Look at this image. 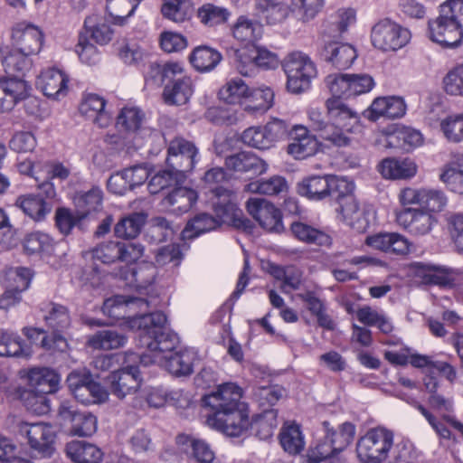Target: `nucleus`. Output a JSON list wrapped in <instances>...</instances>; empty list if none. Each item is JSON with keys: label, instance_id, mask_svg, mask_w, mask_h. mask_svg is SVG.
<instances>
[{"label": "nucleus", "instance_id": "ddd939ff", "mask_svg": "<svg viewBox=\"0 0 463 463\" xmlns=\"http://www.w3.org/2000/svg\"><path fill=\"white\" fill-rule=\"evenodd\" d=\"M433 212L406 207L395 213V220L399 226L413 236L429 234L437 223Z\"/></svg>", "mask_w": 463, "mask_h": 463}, {"label": "nucleus", "instance_id": "9d476101", "mask_svg": "<svg viewBox=\"0 0 463 463\" xmlns=\"http://www.w3.org/2000/svg\"><path fill=\"white\" fill-rule=\"evenodd\" d=\"M232 193L226 187L214 189V196L212 197V204L218 226L229 224L237 228H250V221L242 217L241 211L232 200Z\"/></svg>", "mask_w": 463, "mask_h": 463}, {"label": "nucleus", "instance_id": "5fc2aeb1", "mask_svg": "<svg viewBox=\"0 0 463 463\" xmlns=\"http://www.w3.org/2000/svg\"><path fill=\"white\" fill-rule=\"evenodd\" d=\"M249 103L244 110L250 113L265 112L273 105L274 91L269 87L250 90Z\"/></svg>", "mask_w": 463, "mask_h": 463}, {"label": "nucleus", "instance_id": "c03bdc74", "mask_svg": "<svg viewBox=\"0 0 463 463\" xmlns=\"http://www.w3.org/2000/svg\"><path fill=\"white\" fill-rule=\"evenodd\" d=\"M221 53L206 45L198 46L192 52L189 61L195 70L208 71L216 67L221 61Z\"/></svg>", "mask_w": 463, "mask_h": 463}, {"label": "nucleus", "instance_id": "cd10ccee", "mask_svg": "<svg viewBox=\"0 0 463 463\" xmlns=\"http://www.w3.org/2000/svg\"><path fill=\"white\" fill-rule=\"evenodd\" d=\"M415 276L420 279V283L424 285L447 287L452 286L456 280L454 270L424 264L416 265Z\"/></svg>", "mask_w": 463, "mask_h": 463}, {"label": "nucleus", "instance_id": "2f4dec72", "mask_svg": "<svg viewBox=\"0 0 463 463\" xmlns=\"http://www.w3.org/2000/svg\"><path fill=\"white\" fill-rule=\"evenodd\" d=\"M298 193L312 201H323L329 197V175H310L298 184Z\"/></svg>", "mask_w": 463, "mask_h": 463}, {"label": "nucleus", "instance_id": "6e6d98bb", "mask_svg": "<svg viewBox=\"0 0 463 463\" xmlns=\"http://www.w3.org/2000/svg\"><path fill=\"white\" fill-rule=\"evenodd\" d=\"M326 430V439H329L333 448L339 453L343 451L353 440L355 434V427L350 422L343 423L338 430L328 429V422H324Z\"/></svg>", "mask_w": 463, "mask_h": 463}, {"label": "nucleus", "instance_id": "de8ad7c7", "mask_svg": "<svg viewBox=\"0 0 463 463\" xmlns=\"http://www.w3.org/2000/svg\"><path fill=\"white\" fill-rule=\"evenodd\" d=\"M217 227H219L218 221H216L213 215L202 213L195 215L187 222L182 235L184 239L191 240L204 232H211Z\"/></svg>", "mask_w": 463, "mask_h": 463}, {"label": "nucleus", "instance_id": "f704fd0d", "mask_svg": "<svg viewBox=\"0 0 463 463\" xmlns=\"http://www.w3.org/2000/svg\"><path fill=\"white\" fill-rule=\"evenodd\" d=\"M66 453L74 463H99L103 458L102 451L97 446L83 440L69 442Z\"/></svg>", "mask_w": 463, "mask_h": 463}, {"label": "nucleus", "instance_id": "f3484780", "mask_svg": "<svg viewBox=\"0 0 463 463\" xmlns=\"http://www.w3.org/2000/svg\"><path fill=\"white\" fill-rule=\"evenodd\" d=\"M107 382L109 390L118 399L136 393L141 386L142 378L137 366L129 365L112 372Z\"/></svg>", "mask_w": 463, "mask_h": 463}, {"label": "nucleus", "instance_id": "412c9836", "mask_svg": "<svg viewBox=\"0 0 463 463\" xmlns=\"http://www.w3.org/2000/svg\"><path fill=\"white\" fill-rule=\"evenodd\" d=\"M67 245L65 241L55 242L46 233L33 232L27 235L24 241V249L28 254H41L44 258L66 255Z\"/></svg>", "mask_w": 463, "mask_h": 463}, {"label": "nucleus", "instance_id": "13d9d810", "mask_svg": "<svg viewBox=\"0 0 463 463\" xmlns=\"http://www.w3.org/2000/svg\"><path fill=\"white\" fill-rule=\"evenodd\" d=\"M246 187L251 193L278 195L287 192L288 183L284 177L274 175L269 179L250 183Z\"/></svg>", "mask_w": 463, "mask_h": 463}, {"label": "nucleus", "instance_id": "338daca9", "mask_svg": "<svg viewBox=\"0 0 463 463\" xmlns=\"http://www.w3.org/2000/svg\"><path fill=\"white\" fill-rule=\"evenodd\" d=\"M440 128L449 141L454 143L463 141V114L446 118L441 121Z\"/></svg>", "mask_w": 463, "mask_h": 463}, {"label": "nucleus", "instance_id": "423d86ee", "mask_svg": "<svg viewBox=\"0 0 463 463\" xmlns=\"http://www.w3.org/2000/svg\"><path fill=\"white\" fill-rule=\"evenodd\" d=\"M43 311L45 312L43 319L46 325L54 331V334L43 337L41 346L47 351L65 352L68 348V343L60 333L68 329L71 323L68 307L58 303L50 302L43 307Z\"/></svg>", "mask_w": 463, "mask_h": 463}, {"label": "nucleus", "instance_id": "20e7f679", "mask_svg": "<svg viewBox=\"0 0 463 463\" xmlns=\"http://www.w3.org/2000/svg\"><path fill=\"white\" fill-rule=\"evenodd\" d=\"M150 67L153 71L161 75L162 80H168L162 94L165 104L181 106L189 101L194 93V83L180 63H152Z\"/></svg>", "mask_w": 463, "mask_h": 463}, {"label": "nucleus", "instance_id": "b1692460", "mask_svg": "<svg viewBox=\"0 0 463 463\" xmlns=\"http://www.w3.org/2000/svg\"><path fill=\"white\" fill-rule=\"evenodd\" d=\"M147 178V169L141 165H136L111 176L109 179L108 186L113 193L122 194L128 189L132 190L136 186L143 184Z\"/></svg>", "mask_w": 463, "mask_h": 463}, {"label": "nucleus", "instance_id": "a19ab883", "mask_svg": "<svg viewBox=\"0 0 463 463\" xmlns=\"http://www.w3.org/2000/svg\"><path fill=\"white\" fill-rule=\"evenodd\" d=\"M163 366L172 374L186 376L193 373L194 354L188 350L175 352L170 355H164Z\"/></svg>", "mask_w": 463, "mask_h": 463}, {"label": "nucleus", "instance_id": "9b49d317", "mask_svg": "<svg viewBox=\"0 0 463 463\" xmlns=\"http://www.w3.org/2000/svg\"><path fill=\"white\" fill-rule=\"evenodd\" d=\"M242 394V389L236 383H225L218 385L214 392L203 398V404L212 411L208 416H220L245 405L241 402Z\"/></svg>", "mask_w": 463, "mask_h": 463}, {"label": "nucleus", "instance_id": "a18cd8bd", "mask_svg": "<svg viewBox=\"0 0 463 463\" xmlns=\"http://www.w3.org/2000/svg\"><path fill=\"white\" fill-rule=\"evenodd\" d=\"M16 203L34 221H42L51 212V206L41 194H28L17 199Z\"/></svg>", "mask_w": 463, "mask_h": 463}, {"label": "nucleus", "instance_id": "6ab92c4d", "mask_svg": "<svg viewBox=\"0 0 463 463\" xmlns=\"http://www.w3.org/2000/svg\"><path fill=\"white\" fill-rule=\"evenodd\" d=\"M43 34L39 27L20 23L12 31V47L27 54L36 55L42 49Z\"/></svg>", "mask_w": 463, "mask_h": 463}, {"label": "nucleus", "instance_id": "e433bc0d", "mask_svg": "<svg viewBox=\"0 0 463 463\" xmlns=\"http://www.w3.org/2000/svg\"><path fill=\"white\" fill-rule=\"evenodd\" d=\"M268 271L274 279L282 282L280 288L284 293H288L290 290H296L300 288L302 282V272L297 267H283L274 263H269Z\"/></svg>", "mask_w": 463, "mask_h": 463}, {"label": "nucleus", "instance_id": "a878e982", "mask_svg": "<svg viewBox=\"0 0 463 463\" xmlns=\"http://www.w3.org/2000/svg\"><path fill=\"white\" fill-rule=\"evenodd\" d=\"M321 56L339 70L349 68L357 57L355 49L347 43H329L321 51Z\"/></svg>", "mask_w": 463, "mask_h": 463}, {"label": "nucleus", "instance_id": "774afa93", "mask_svg": "<svg viewBox=\"0 0 463 463\" xmlns=\"http://www.w3.org/2000/svg\"><path fill=\"white\" fill-rule=\"evenodd\" d=\"M440 180L453 193L463 194V169L454 164H449L441 173Z\"/></svg>", "mask_w": 463, "mask_h": 463}, {"label": "nucleus", "instance_id": "1a4fd4ad", "mask_svg": "<svg viewBox=\"0 0 463 463\" xmlns=\"http://www.w3.org/2000/svg\"><path fill=\"white\" fill-rule=\"evenodd\" d=\"M199 151L195 144L183 137H175L167 146L166 165L177 171L179 176L186 177L198 161Z\"/></svg>", "mask_w": 463, "mask_h": 463}, {"label": "nucleus", "instance_id": "09e8293b", "mask_svg": "<svg viewBox=\"0 0 463 463\" xmlns=\"http://www.w3.org/2000/svg\"><path fill=\"white\" fill-rule=\"evenodd\" d=\"M165 203L173 207L174 212L184 213L191 209L197 200V194L194 190L178 186L175 187L165 198Z\"/></svg>", "mask_w": 463, "mask_h": 463}, {"label": "nucleus", "instance_id": "39448f33", "mask_svg": "<svg viewBox=\"0 0 463 463\" xmlns=\"http://www.w3.org/2000/svg\"><path fill=\"white\" fill-rule=\"evenodd\" d=\"M393 432L383 427L370 429L356 443V455L361 463H383L393 445Z\"/></svg>", "mask_w": 463, "mask_h": 463}, {"label": "nucleus", "instance_id": "7c9ffc66", "mask_svg": "<svg viewBox=\"0 0 463 463\" xmlns=\"http://www.w3.org/2000/svg\"><path fill=\"white\" fill-rule=\"evenodd\" d=\"M406 105L400 97H383L375 99L370 107V118L378 119L380 117L388 118H401L405 114Z\"/></svg>", "mask_w": 463, "mask_h": 463}, {"label": "nucleus", "instance_id": "4be33fe9", "mask_svg": "<svg viewBox=\"0 0 463 463\" xmlns=\"http://www.w3.org/2000/svg\"><path fill=\"white\" fill-rule=\"evenodd\" d=\"M336 212L339 218L355 232H364L367 229L369 222L364 210L354 195L342 198Z\"/></svg>", "mask_w": 463, "mask_h": 463}, {"label": "nucleus", "instance_id": "2eb2a0df", "mask_svg": "<svg viewBox=\"0 0 463 463\" xmlns=\"http://www.w3.org/2000/svg\"><path fill=\"white\" fill-rule=\"evenodd\" d=\"M24 432L28 444L33 451L40 458H51L54 452L56 433L49 423L36 422L25 424Z\"/></svg>", "mask_w": 463, "mask_h": 463}, {"label": "nucleus", "instance_id": "3c124183", "mask_svg": "<svg viewBox=\"0 0 463 463\" xmlns=\"http://www.w3.org/2000/svg\"><path fill=\"white\" fill-rule=\"evenodd\" d=\"M249 95L250 88L239 78L228 80L219 90L220 99L228 104L240 103L243 99H248Z\"/></svg>", "mask_w": 463, "mask_h": 463}, {"label": "nucleus", "instance_id": "f03ea898", "mask_svg": "<svg viewBox=\"0 0 463 463\" xmlns=\"http://www.w3.org/2000/svg\"><path fill=\"white\" fill-rule=\"evenodd\" d=\"M130 326L140 330L139 344L153 354L154 362L164 364V355L174 354L175 339L164 331L166 317L162 312L135 316Z\"/></svg>", "mask_w": 463, "mask_h": 463}, {"label": "nucleus", "instance_id": "f257e3e1", "mask_svg": "<svg viewBox=\"0 0 463 463\" xmlns=\"http://www.w3.org/2000/svg\"><path fill=\"white\" fill-rule=\"evenodd\" d=\"M325 83L331 93L325 101L326 115L318 108H310L307 110L309 126L326 146H349L350 134L359 122V114L343 99L367 93L375 82L367 73H334L326 77Z\"/></svg>", "mask_w": 463, "mask_h": 463}, {"label": "nucleus", "instance_id": "4d7b16f0", "mask_svg": "<svg viewBox=\"0 0 463 463\" xmlns=\"http://www.w3.org/2000/svg\"><path fill=\"white\" fill-rule=\"evenodd\" d=\"M141 0H107L106 9L112 24L122 25Z\"/></svg>", "mask_w": 463, "mask_h": 463}, {"label": "nucleus", "instance_id": "4468645a", "mask_svg": "<svg viewBox=\"0 0 463 463\" xmlns=\"http://www.w3.org/2000/svg\"><path fill=\"white\" fill-rule=\"evenodd\" d=\"M205 422L231 437L242 435L250 424L246 404L220 416H207Z\"/></svg>", "mask_w": 463, "mask_h": 463}, {"label": "nucleus", "instance_id": "c9c22d12", "mask_svg": "<svg viewBox=\"0 0 463 463\" xmlns=\"http://www.w3.org/2000/svg\"><path fill=\"white\" fill-rule=\"evenodd\" d=\"M290 231L297 240L306 244L320 247L332 244V239L327 233L302 222H292Z\"/></svg>", "mask_w": 463, "mask_h": 463}, {"label": "nucleus", "instance_id": "e2e57ef3", "mask_svg": "<svg viewBox=\"0 0 463 463\" xmlns=\"http://www.w3.org/2000/svg\"><path fill=\"white\" fill-rule=\"evenodd\" d=\"M185 178L184 176H179L177 171L169 167V169L158 172L150 179L148 189L151 194H155L161 190L183 183Z\"/></svg>", "mask_w": 463, "mask_h": 463}, {"label": "nucleus", "instance_id": "37998d69", "mask_svg": "<svg viewBox=\"0 0 463 463\" xmlns=\"http://www.w3.org/2000/svg\"><path fill=\"white\" fill-rule=\"evenodd\" d=\"M84 30L90 34L95 43L101 45L109 43L114 34L106 19L99 14H91L86 17Z\"/></svg>", "mask_w": 463, "mask_h": 463}, {"label": "nucleus", "instance_id": "680f3d73", "mask_svg": "<svg viewBox=\"0 0 463 463\" xmlns=\"http://www.w3.org/2000/svg\"><path fill=\"white\" fill-rule=\"evenodd\" d=\"M191 10L190 0H164L161 12L165 18L182 23L190 16Z\"/></svg>", "mask_w": 463, "mask_h": 463}, {"label": "nucleus", "instance_id": "ea45409f", "mask_svg": "<svg viewBox=\"0 0 463 463\" xmlns=\"http://www.w3.org/2000/svg\"><path fill=\"white\" fill-rule=\"evenodd\" d=\"M380 172L385 178L406 179L415 175L417 166L410 159L386 158L380 165Z\"/></svg>", "mask_w": 463, "mask_h": 463}, {"label": "nucleus", "instance_id": "473e14b6", "mask_svg": "<svg viewBox=\"0 0 463 463\" xmlns=\"http://www.w3.org/2000/svg\"><path fill=\"white\" fill-rule=\"evenodd\" d=\"M254 9L269 24H280L289 14V6L286 0H254Z\"/></svg>", "mask_w": 463, "mask_h": 463}, {"label": "nucleus", "instance_id": "603ef678", "mask_svg": "<svg viewBox=\"0 0 463 463\" xmlns=\"http://www.w3.org/2000/svg\"><path fill=\"white\" fill-rule=\"evenodd\" d=\"M20 76H12L5 80H0V84L5 97H8L12 107L18 101L24 100L29 97L31 87L27 82L19 78Z\"/></svg>", "mask_w": 463, "mask_h": 463}, {"label": "nucleus", "instance_id": "6e6552de", "mask_svg": "<svg viewBox=\"0 0 463 463\" xmlns=\"http://www.w3.org/2000/svg\"><path fill=\"white\" fill-rule=\"evenodd\" d=\"M411 37V32L407 28L389 18L376 22L370 34L373 46L382 52H395L402 49L409 43Z\"/></svg>", "mask_w": 463, "mask_h": 463}, {"label": "nucleus", "instance_id": "4c0bfd02", "mask_svg": "<svg viewBox=\"0 0 463 463\" xmlns=\"http://www.w3.org/2000/svg\"><path fill=\"white\" fill-rule=\"evenodd\" d=\"M60 382V377L48 368H34L28 373L30 387L38 393H51L54 392Z\"/></svg>", "mask_w": 463, "mask_h": 463}, {"label": "nucleus", "instance_id": "aec40b11", "mask_svg": "<svg viewBox=\"0 0 463 463\" xmlns=\"http://www.w3.org/2000/svg\"><path fill=\"white\" fill-rule=\"evenodd\" d=\"M146 122V114L138 107L125 106L117 116L116 126L120 131L127 133L142 134L148 133V137L152 140L161 139L162 135L157 130L146 129L144 128Z\"/></svg>", "mask_w": 463, "mask_h": 463}, {"label": "nucleus", "instance_id": "49530a36", "mask_svg": "<svg viewBox=\"0 0 463 463\" xmlns=\"http://www.w3.org/2000/svg\"><path fill=\"white\" fill-rule=\"evenodd\" d=\"M146 215L142 213H134L123 217L114 227L115 235L118 238H136L146 222Z\"/></svg>", "mask_w": 463, "mask_h": 463}, {"label": "nucleus", "instance_id": "393cba45", "mask_svg": "<svg viewBox=\"0 0 463 463\" xmlns=\"http://www.w3.org/2000/svg\"><path fill=\"white\" fill-rule=\"evenodd\" d=\"M2 63L6 74L10 76H24L32 69L31 54H27L14 47L2 49Z\"/></svg>", "mask_w": 463, "mask_h": 463}, {"label": "nucleus", "instance_id": "c85d7f7f", "mask_svg": "<svg viewBox=\"0 0 463 463\" xmlns=\"http://www.w3.org/2000/svg\"><path fill=\"white\" fill-rule=\"evenodd\" d=\"M73 202L78 212V217L84 219L102 210L103 192L99 187L93 186L89 191L78 192L73 198Z\"/></svg>", "mask_w": 463, "mask_h": 463}, {"label": "nucleus", "instance_id": "79ce46f5", "mask_svg": "<svg viewBox=\"0 0 463 463\" xmlns=\"http://www.w3.org/2000/svg\"><path fill=\"white\" fill-rule=\"evenodd\" d=\"M279 442L283 449L288 454H299L305 447L300 426L296 423L285 424L279 433Z\"/></svg>", "mask_w": 463, "mask_h": 463}, {"label": "nucleus", "instance_id": "5701e85b", "mask_svg": "<svg viewBox=\"0 0 463 463\" xmlns=\"http://www.w3.org/2000/svg\"><path fill=\"white\" fill-rule=\"evenodd\" d=\"M68 78L55 69H48L38 76L36 87L48 98L59 99L67 93Z\"/></svg>", "mask_w": 463, "mask_h": 463}, {"label": "nucleus", "instance_id": "dca6fc26", "mask_svg": "<svg viewBox=\"0 0 463 463\" xmlns=\"http://www.w3.org/2000/svg\"><path fill=\"white\" fill-rule=\"evenodd\" d=\"M314 132L316 136L311 135L310 130L303 125L294 126L289 132L291 141L288 145V153L296 159H304L315 155L318 145L329 148L324 144L317 133Z\"/></svg>", "mask_w": 463, "mask_h": 463}, {"label": "nucleus", "instance_id": "69168bd1", "mask_svg": "<svg viewBox=\"0 0 463 463\" xmlns=\"http://www.w3.org/2000/svg\"><path fill=\"white\" fill-rule=\"evenodd\" d=\"M97 430V419L96 417L88 411H80L73 419V422L71 427V434L79 437L90 436L96 432Z\"/></svg>", "mask_w": 463, "mask_h": 463}, {"label": "nucleus", "instance_id": "052dcab7", "mask_svg": "<svg viewBox=\"0 0 463 463\" xmlns=\"http://www.w3.org/2000/svg\"><path fill=\"white\" fill-rule=\"evenodd\" d=\"M230 15L228 9L213 4H204L197 11L200 22L210 27L226 23Z\"/></svg>", "mask_w": 463, "mask_h": 463}, {"label": "nucleus", "instance_id": "0eeeda50", "mask_svg": "<svg viewBox=\"0 0 463 463\" xmlns=\"http://www.w3.org/2000/svg\"><path fill=\"white\" fill-rule=\"evenodd\" d=\"M287 74V88L292 93H301L310 86L317 74V67L311 59L301 52L289 53L283 61Z\"/></svg>", "mask_w": 463, "mask_h": 463}, {"label": "nucleus", "instance_id": "7ed1b4c3", "mask_svg": "<svg viewBox=\"0 0 463 463\" xmlns=\"http://www.w3.org/2000/svg\"><path fill=\"white\" fill-rule=\"evenodd\" d=\"M463 0H448L439 6V16L429 21L430 38L444 48H455L461 44L463 29Z\"/></svg>", "mask_w": 463, "mask_h": 463}, {"label": "nucleus", "instance_id": "8fccbe9b", "mask_svg": "<svg viewBox=\"0 0 463 463\" xmlns=\"http://www.w3.org/2000/svg\"><path fill=\"white\" fill-rule=\"evenodd\" d=\"M278 423V412L271 409L264 410L262 413L257 415L250 425L256 436L265 440L273 436Z\"/></svg>", "mask_w": 463, "mask_h": 463}, {"label": "nucleus", "instance_id": "0e129e2a", "mask_svg": "<svg viewBox=\"0 0 463 463\" xmlns=\"http://www.w3.org/2000/svg\"><path fill=\"white\" fill-rule=\"evenodd\" d=\"M156 274V268L153 265L143 264L131 269L125 279L137 288H146L153 284Z\"/></svg>", "mask_w": 463, "mask_h": 463}, {"label": "nucleus", "instance_id": "bf43d9fd", "mask_svg": "<svg viewBox=\"0 0 463 463\" xmlns=\"http://www.w3.org/2000/svg\"><path fill=\"white\" fill-rule=\"evenodd\" d=\"M124 335L113 330H103L96 333L88 340V345L94 349H117L124 345Z\"/></svg>", "mask_w": 463, "mask_h": 463}, {"label": "nucleus", "instance_id": "864d4df0", "mask_svg": "<svg viewBox=\"0 0 463 463\" xmlns=\"http://www.w3.org/2000/svg\"><path fill=\"white\" fill-rule=\"evenodd\" d=\"M29 354V350L24 346L18 335L0 329V356H28Z\"/></svg>", "mask_w": 463, "mask_h": 463}, {"label": "nucleus", "instance_id": "f8f14e48", "mask_svg": "<svg viewBox=\"0 0 463 463\" xmlns=\"http://www.w3.org/2000/svg\"><path fill=\"white\" fill-rule=\"evenodd\" d=\"M399 201L404 208L418 205V209L441 212L447 205V196L440 190L405 187L400 191Z\"/></svg>", "mask_w": 463, "mask_h": 463}, {"label": "nucleus", "instance_id": "bb28decb", "mask_svg": "<svg viewBox=\"0 0 463 463\" xmlns=\"http://www.w3.org/2000/svg\"><path fill=\"white\" fill-rule=\"evenodd\" d=\"M227 169L241 172L260 175L267 170V164L251 152L242 151L232 155L225 159Z\"/></svg>", "mask_w": 463, "mask_h": 463}, {"label": "nucleus", "instance_id": "58836bf2", "mask_svg": "<svg viewBox=\"0 0 463 463\" xmlns=\"http://www.w3.org/2000/svg\"><path fill=\"white\" fill-rule=\"evenodd\" d=\"M105 105L106 102L101 97L89 94L80 103L79 109L85 118L103 128L108 126L109 122V118L104 111Z\"/></svg>", "mask_w": 463, "mask_h": 463}, {"label": "nucleus", "instance_id": "c756f323", "mask_svg": "<svg viewBox=\"0 0 463 463\" xmlns=\"http://www.w3.org/2000/svg\"><path fill=\"white\" fill-rule=\"evenodd\" d=\"M232 34L240 43L255 44L263 34V26L257 20L240 15L232 26Z\"/></svg>", "mask_w": 463, "mask_h": 463}, {"label": "nucleus", "instance_id": "a211bd4d", "mask_svg": "<svg viewBox=\"0 0 463 463\" xmlns=\"http://www.w3.org/2000/svg\"><path fill=\"white\" fill-rule=\"evenodd\" d=\"M247 210L263 229L277 232L283 229L280 211L269 202L260 198L250 199Z\"/></svg>", "mask_w": 463, "mask_h": 463}, {"label": "nucleus", "instance_id": "72a5a7b5", "mask_svg": "<svg viewBox=\"0 0 463 463\" xmlns=\"http://www.w3.org/2000/svg\"><path fill=\"white\" fill-rule=\"evenodd\" d=\"M176 444L185 453H190L198 463H212L214 453L209 445L193 436L180 434L176 437Z\"/></svg>", "mask_w": 463, "mask_h": 463}]
</instances>
